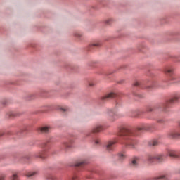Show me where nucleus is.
<instances>
[{"mask_svg": "<svg viewBox=\"0 0 180 180\" xmlns=\"http://www.w3.org/2000/svg\"><path fill=\"white\" fill-rule=\"evenodd\" d=\"M150 129L151 124H142L141 126L138 127L134 131H130V129L126 128H122L118 131L117 136L121 139V144H124L131 148H136L137 142L133 140V137L139 136V133L143 131V130H150Z\"/></svg>", "mask_w": 180, "mask_h": 180, "instance_id": "nucleus-1", "label": "nucleus"}, {"mask_svg": "<svg viewBox=\"0 0 180 180\" xmlns=\"http://www.w3.org/2000/svg\"><path fill=\"white\" fill-rule=\"evenodd\" d=\"M154 160H156V161L158 162H162L163 161H165V155L160 153L157 155H148V160H149L150 162H153Z\"/></svg>", "mask_w": 180, "mask_h": 180, "instance_id": "nucleus-2", "label": "nucleus"}, {"mask_svg": "<svg viewBox=\"0 0 180 180\" xmlns=\"http://www.w3.org/2000/svg\"><path fill=\"white\" fill-rule=\"evenodd\" d=\"M167 137L170 140H176L180 137V131L176 129L172 130L167 134Z\"/></svg>", "mask_w": 180, "mask_h": 180, "instance_id": "nucleus-3", "label": "nucleus"}, {"mask_svg": "<svg viewBox=\"0 0 180 180\" xmlns=\"http://www.w3.org/2000/svg\"><path fill=\"white\" fill-rule=\"evenodd\" d=\"M180 99V93H175L172 98L169 100L164 105L163 107L165 108V109L166 108H168V105H169V103H174L175 102H178L179 100Z\"/></svg>", "mask_w": 180, "mask_h": 180, "instance_id": "nucleus-4", "label": "nucleus"}, {"mask_svg": "<svg viewBox=\"0 0 180 180\" xmlns=\"http://www.w3.org/2000/svg\"><path fill=\"white\" fill-rule=\"evenodd\" d=\"M166 157H171L172 158H180L179 152L174 150V149H168L167 150Z\"/></svg>", "mask_w": 180, "mask_h": 180, "instance_id": "nucleus-5", "label": "nucleus"}, {"mask_svg": "<svg viewBox=\"0 0 180 180\" xmlns=\"http://www.w3.org/2000/svg\"><path fill=\"white\" fill-rule=\"evenodd\" d=\"M116 143H117V139L110 141L106 145L107 151H113Z\"/></svg>", "mask_w": 180, "mask_h": 180, "instance_id": "nucleus-6", "label": "nucleus"}, {"mask_svg": "<svg viewBox=\"0 0 180 180\" xmlns=\"http://www.w3.org/2000/svg\"><path fill=\"white\" fill-rule=\"evenodd\" d=\"M108 115L110 116V120H111V122H115V120H116V119H117V113H116L115 111L110 110L108 111Z\"/></svg>", "mask_w": 180, "mask_h": 180, "instance_id": "nucleus-7", "label": "nucleus"}, {"mask_svg": "<svg viewBox=\"0 0 180 180\" xmlns=\"http://www.w3.org/2000/svg\"><path fill=\"white\" fill-rule=\"evenodd\" d=\"M164 72L165 74H169V75H172V74H174V67L167 66L164 70Z\"/></svg>", "mask_w": 180, "mask_h": 180, "instance_id": "nucleus-8", "label": "nucleus"}, {"mask_svg": "<svg viewBox=\"0 0 180 180\" xmlns=\"http://www.w3.org/2000/svg\"><path fill=\"white\" fill-rule=\"evenodd\" d=\"M137 165H139V158L135 157L131 160L130 166L132 168H136V167H137Z\"/></svg>", "mask_w": 180, "mask_h": 180, "instance_id": "nucleus-9", "label": "nucleus"}, {"mask_svg": "<svg viewBox=\"0 0 180 180\" xmlns=\"http://www.w3.org/2000/svg\"><path fill=\"white\" fill-rule=\"evenodd\" d=\"M36 157L37 158H41L42 160H44V158H47V153L46 150H42L36 155Z\"/></svg>", "mask_w": 180, "mask_h": 180, "instance_id": "nucleus-10", "label": "nucleus"}, {"mask_svg": "<svg viewBox=\"0 0 180 180\" xmlns=\"http://www.w3.org/2000/svg\"><path fill=\"white\" fill-rule=\"evenodd\" d=\"M170 81H173L174 84H180V77L172 75L169 77Z\"/></svg>", "mask_w": 180, "mask_h": 180, "instance_id": "nucleus-11", "label": "nucleus"}, {"mask_svg": "<svg viewBox=\"0 0 180 180\" xmlns=\"http://www.w3.org/2000/svg\"><path fill=\"white\" fill-rule=\"evenodd\" d=\"M116 97V94L111 92L108 94L107 95L102 97L103 101H105V99H110L112 98Z\"/></svg>", "mask_w": 180, "mask_h": 180, "instance_id": "nucleus-12", "label": "nucleus"}, {"mask_svg": "<svg viewBox=\"0 0 180 180\" xmlns=\"http://www.w3.org/2000/svg\"><path fill=\"white\" fill-rule=\"evenodd\" d=\"M19 113L11 111L6 114V117L8 119H12V117H16V116H18Z\"/></svg>", "mask_w": 180, "mask_h": 180, "instance_id": "nucleus-13", "label": "nucleus"}, {"mask_svg": "<svg viewBox=\"0 0 180 180\" xmlns=\"http://www.w3.org/2000/svg\"><path fill=\"white\" fill-rule=\"evenodd\" d=\"M50 130H51V128L50 127H42L39 129L41 133H49Z\"/></svg>", "mask_w": 180, "mask_h": 180, "instance_id": "nucleus-14", "label": "nucleus"}, {"mask_svg": "<svg viewBox=\"0 0 180 180\" xmlns=\"http://www.w3.org/2000/svg\"><path fill=\"white\" fill-rule=\"evenodd\" d=\"M103 127L101 125H98L92 129V133H99V131H102Z\"/></svg>", "mask_w": 180, "mask_h": 180, "instance_id": "nucleus-15", "label": "nucleus"}, {"mask_svg": "<svg viewBox=\"0 0 180 180\" xmlns=\"http://www.w3.org/2000/svg\"><path fill=\"white\" fill-rule=\"evenodd\" d=\"M154 179H155V180H160V179L168 180V176H167V175H165V174H161L160 176L155 177Z\"/></svg>", "mask_w": 180, "mask_h": 180, "instance_id": "nucleus-16", "label": "nucleus"}, {"mask_svg": "<svg viewBox=\"0 0 180 180\" xmlns=\"http://www.w3.org/2000/svg\"><path fill=\"white\" fill-rule=\"evenodd\" d=\"M36 175H39L38 172H30L26 174L27 178H32V176H36Z\"/></svg>", "mask_w": 180, "mask_h": 180, "instance_id": "nucleus-17", "label": "nucleus"}, {"mask_svg": "<svg viewBox=\"0 0 180 180\" xmlns=\"http://www.w3.org/2000/svg\"><path fill=\"white\" fill-rule=\"evenodd\" d=\"M62 147H63V148H70L71 143H70L68 141H65L63 143Z\"/></svg>", "mask_w": 180, "mask_h": 180, "instance_id": "nucleus-18", "label": "nucleus"}, {"mask_svg": "<svg viewBox=\"0 0 180 180\" xmlns=\"http://www.w3.org/2000/svg\"><path fill=\"white\" fill-rule=\"evenodd\" d=\"M149 146H150L151 147H155V146H158V141L157 140L150 141L149 142Z\"/></svg>", "mask_w": 180, "mask_h": 180, "instance_id": "nucleus-19", "label": "nucleus"}, {"mask_svg": "<svg viewBox=\"0 0 180 180\" xmlns=\"http://www.w3.org/2000/svg\"><path fill=\"white\" fill-rule=\"evenodd\" d=\"M10 180H20L19 179V176H18V174L14 173L13 175L10 177Z\"/></svg>", "mask_w": 180, "mask_h": 180, "instance_id": "nucleus-20", "label": "nucleus"}, {"mask_svg": "<svg viewBox=\"0 0 180 180\" xmlns=\"http://www.w3.org/2000/svg\"><path fill=\"white\" fill-rule=\"evenodd\" d=\"M93 141L95 146H99L101 144V139L99 138H94Z\"/></svg>", "mask_w": 180, "mask_h": 180, "instance_id": "nucleus-21", "label": "nucleus"}, {"mask_svg": "<svg viewBox=\"0 0 180 180\" xmlns=\"http://www.w3.org/2000/svg\"><path fill=\"white\" fill-rule=\"evenodd\" d=\"M85 164H86V162L84 161H80V162H77L75 165L76 167H84V165H85Z\"/></svg>", "mask_w": 180, "mask_h": 180, "instance_id": "nucleus-22", "label": "nucleus"}, {"mask_svg": "<svg viewBox=\"0 0 180 180\" xmlns=\"http://www.w3.org/2000/svg\"><path fill=\"white\" fill-rule=\"evenodd\" d=\"M101 46V43L99 42H94L90 44V47H99Z\"/></svg>", "mask_w": 180, "mask_h": 180, "instance_id": "nucleus-23", "label": "nucleus"}, {"mask_svg": "<svg viewBox=\"0 0 180 180\" xmlns=\"http://www.w3.org/2000/svg\"><path fill=\"white\" fill-rule=\"evenodd\" d=\"M118 157H119L120 160H124V158H126V154H124V153H120L118 155Z\"/></svg>", "mask_w": 180, "mask_h": 180, "instance_id": "nucleus-24", "label": "nucleus"}, {"mask_svg": "<svg viewBox=\"0 0 180 180\" xmlns=\"http://www.w3.org/2000/svg\"><path fill=\"white\" fill-rule=\"evenodd\" d=\"M75 37H77L78 39H79V37H82V34L77 32L75 34Z\"/></svg>", "mask_w": 180, "mask_h": 180, "instance_id": "nucleus-25", "label": "nucleus"}, {"mask_svg": "<svg viewBox=\"0 0 180 180\" xmlns=\"http://www.w3.org/2000/svg\"><path fill=\"white\" fill-rule=\"evenodd\" d=\"M141 82H139V81H136L134 83V86H139L140 85Z\"/></svg>", "mask_w": 180, "mask_h": 180, "instance_id": "nucleus-26", "label": "nucleus"}, {"mask_svg": "<svg viewBox=\"0 0 180 180\" xmlns=\"http://www.w3.org/2000/svg\"><path fill=\"white\" fill-rule=\"evenodd\" d=\"M5 178H6L5 174L0 175V180H5Z\"/></svg>", "mask_w": 180, "mask_h": 180, "instance_id": "nucleus-27", "label": "nucleus"}, {"mask_svg": "<svg viewBox=\"0 0 180 180\" xmlns=\"http://www.w3.org/2000/svg\"><path fill=\"white\" fill-rule=\"evenodd\" d=\"M158 123L164 124L165 123V120H164L163 119L158 120Z\"/></svg>", "mask_w": 180, "mask_h": 180, "instance_id": "nucleus-28", "label": "nucleus"}, {"mask_svg": "<svg viewBox=\"0 0 180 180\" xmlns=\"http://www.w3.org/2000/svg\"><path fill=\"white\" fill-rule=\"evenodd\" d=\"M89 86H95V83H94V82H90V83L89 84Z\"/></svg>", "mask_w": 180, "mask_h": 180, "instance_id": "nucleus-29", "label": "nucleus"}, {"mask_svg": "<svg viewBox=\"0 0 180 180\" xmlns=\"http://www.w3.org/2000/svg\"><path fill=\"white\" fill-rule=\"evenodd\" d=\"M154 110V108H149L148 109V112H153Z\"/></svg>", "mask_w": 180, "mask_h": 180, "instance_id": "nucleus-30", "label": "nucleus"}, {"mask_svg": "<svg viewBox=\"0 0 180 180\" xmlns=\"http://www.w3.org/2000/svg\"><path fill=\"white\" fill-rule=\"evenodd\" d=\"M155 84H153L152 86H148V88H149V89L155 88Z\"/></svg>", "mask_w": 180, "mask_h": 180, "instance_id": "nucleus-31", "label": "nucleus"}, {"mask_svg": "<svg viewBox=\"0 0 180 180\" xmlns=\"http://www.w3.org/2000/svg\"><path fill=\"white\" fill-rule=\"evenodd\" d=\"M71 180H78V176H74Z\"/></svg>", "mask_w": 180, "mask_h": 180, "instance_id": "nucleus-32", "label": "nucleus"}, {"mask_svg": "<svg viewBox=\"0 0 180 180\" xmlns=\"http://www.w3.org/2000/svg\"><path fill=\"white\" fill-rule=\"evenodd\" d=\"M1 136H4V133L3 132H0V137Z\"/></svg>", "mask_w": 180, "mask_h": 180, "instance_id": "nucleus-33", "label": "nucleus"}]
</instances>
